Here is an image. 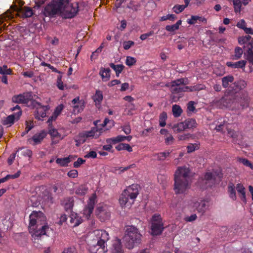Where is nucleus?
I'll return each mask as SVG.
<instances>
[{"instance_id":"f257e3e1","label":"nucleus","mask_w":253,"mask_h":253,"mask_svg":"<svg viewBox=\"0 0 253 253\" xmlns=\"http://www.w3.org/2000/svg\"><path fill=\"white\" fill-rule=\"evenodd\" d=\"M250 98L247 91H241L237 95L233 97L226 96L220 98L217 103V105L220 108H229L232 110L238 109L240 107L247 108L249 106Z\"/></svg>"},{"instance_id":"f03ea898","label":"nucleus","mask_w":253,"mask_h":253,"mask_svg":"<svg viewBox=\"0 0 253 253\" xmlns=\"http://www.w3.org/2000/svg\"><path fill=\"white\" fill-rule=\"evenodd\" d=\"M29 218V231L33 237H39L46 235L49 227L45 225L46 217L42 211H33Z\"/></svg>"},{"instance_id":"7ed1b4c3","label":"nucleus","mask_w":253,"mask_h":253,"mask_svg":"<svg viewBox=\"0 0 253 253\" xmlns=\"http://www.w3.org/2000/svg\"><path fill=\"white\" fill-rule=\"evenodd\" d=\"M190 169L186 167L177 168L174 173L173 190L175 194H185L190 188Z\"/></svg>"},{"instance_id":"20e7f679","label":"nucleus","mask_w":253,"mask_h":253,"mask_svg":"<svg viewBox=\"0 0 253 253\" xmlns=\"http://www.w3.org/2000/svg\"><path fill=\"white\" fill-rule=\"evenodd\" d=\"M93 239L89 244V250L91 253H105L107 251L106 243L109 239V234L104 230L93 231Z\"/></svg>"},{"instance_id":"39448f33","label":"nucleus","mask_w":253,"mask_h":253,"mask_svg":"<svg viewBox=\"0 0 253 253\" xmlns=\"http://www.w3.org/2000/svg\"><path fill=\"white\" fill-rule=\"evenodd\" d=\"M137 184H132L124 190L119 198V203L122 207H130L134 202L139 194Z\"/></svg>"},{"instance_id":"423d86ee","label":"nucleus","mask_w":253,"mask_h":253,"mask_svg":"<svg viewBox=\"0 0 253 253\" xmlns=\"http://www.w3.org/2000/svg\"><path fill=\"white\" fill-rule=\"evenodd\" d=\"M125 236L126 246L129 249H132L135 244H139L141 241L142 235L138 229L131 225L127 228Z\"/></svg>"},{"instance_id":"0eeeda50","label":"nucleus","mask_w":253,"mask_h":253,"mask_svg":"<svg viewBox=\"0 0 253 253\" xmlns=\"http://www.w3.org/2000/svg\"><path fill=\"white\" fill-rule=\"evenodd\" d=\"M68 0H52L44 7V15L46 17H53L58 13H62L63 5Z\"/></svg>"},{"instance_id":"6e6552de","label":"nucleus","mask_w":253,"mask_h":253,"mask_svg":"<svg viewBox=\"0 0 253 253\" xmlns=\"http://www.w3.org/2000/svg\"><path fill=\"white\" fill-rule=\"evenodd\" d=\"M150 222L151 234L153 235H159L161 234L165 227L161 215L154 214L151 219Z\"/></svg>"},{"instance_id":"1a4fd4ad","label":"nucleus","mask_w":253,"mask_h":253,"mask_svg":"<svg viewBox=\"0 0 253 253\" xmlns=\"http://www.w3.org/2000/svg\"><path fill=\"white\" fill-rule=\"evenodd\" d=\"M65 3L62 10V16L66 19L74 17L79 12V3H70L69 0Z\"/></svg>"},{"instance_id":"9d476101","label":"nucleus","mask_w":253,"mask_h":253,"mask_svg":"<svg viewBox=\"0 0 253 253\" xmlns=\"http://www.w3.org/2000/svg\"><path fill=\"white\" fill-rule=\"evenodd\" d=\"M188 84V80L187 78H182L173 80L170 83V89L172 94H178L186 92L185 86Z\"/></svg>"},{"instance_id":"9b49d317","label":"nucleus","mask_w":253,"mask_h":253,"mask_svg":"<svg viewBox=\"0 0 253 253\" xmlns=\"http://www.w3.org/2000/svg\"><path fill=\"white\" fill-rule=\"evenodd\" d=\"M247 86L246 82L244 80H239L231 84L226 91L227 95L233 97L234 95H237L243 90Z\"/></svg>"},{"instance_id":"f8f14e48","label":"nucleus","mask_w":253,"mask_h":253,"mask_svg":"<svg viewBox=\"0 0 253 253\" xmlns=\"http://www.w3.org/2000/svg\"><path fill=\"white\" fill-rule=\"evenodd\" d=\"M12 102L16 103H22L28 106H32L33 95L31 92H26L13 96L12 98Z\"/></svg>"},{"instance_id":"ddd939ff","label":"nucleus","mask_w":253,"mask_h":253,"mask_svg":"<svg viewBox=\"0 0 253 253\" xmlns=\"http://www.w3.org/2000/svg\"><path fill=\"white\" fill-rule=\"evenodd\" d=\"M222 174L220 172H207L204 175V180L207 185V187H211L217 182L221 181Z\"/></svg>"},{"instance_id":"4468645a","label":"nucleus","mask_w":253,"mask_h":253,"mask_svg":"<svg viewBox=\"0 0 253 253\" xmlns=\"http://www.w3.org/2000/svg\"><path fill=\"white\" fill-rule=\"evenodd\" d=\"M96 195L95 194H93L89 198L87 205L84 207L82 211L83 217L85 219H88L90 217L96 202Z\"/></svg>"},{"instance_id":"2eb2a0df","label":"nucleus","mask_w":253,"mask_h":253,"mask_svg":"<svg viewBox=\"0 0 253 253\" xmlns=\"http://www.w3.org/2000/svg\"><path fill=\"white\" fill-rule=\"evenodd\" d=\"M32 107L37 108L34 112L35 118L39 120L46 117V111L48 109L47 106H43L40 103L36 101H32Z\"/></svg>"},{"instance_id":"dca6fc26","label":"nucleus","mask_w":253,"mask_h":253,"mask_svg":"<svg viewBox=\"0 0 253 253\" xmlns=\"http://www.w3.org/2000/svg\"><path fill=\"white\" fill-rule=\"evenodd\" d=\"M96 214L98 218L102 222L109 219L110 216V212L107 206H98L96 209Z\"/></svg>"},{"instance_id":"f3484780","label":"nucleus","mask_w":253,"mask_h":253,"mask_svg":"<svg viewBox=\"0 0 253 253\" xmlns=\"http://www.w3.org/2000/svg\"><path fill=\"white\" fill-rule=\"evenodd\" d=\"M102 129H98L97 127H93L90 130L84 131L80 133V136L84 138L83 141H85V139L88 138H98L101 132Z\"/></svg>"},{"instance_id":"a211bd4d","label":"nucleus","mask_w":253,"mask_h":253,"mask_svg":"<svg viewBox=\"0 0 253 253\" xmlns=\"http://www.w3.org/2000/svg\"><path fill=\"white\" fill-rule=\"evenodd\" d=\"M14 10L20 13L23 18H29L32 17L34 14V12L31 7L28 6H24L23 7H16L13 6Z\"/></svg>"},{"instance_id":"6ab92c4d","label":"nucleus","mask_w":253,"mask_h":253,"mask_svg":"<svg viewBox=\"0 0 253 253\" xmlns=\"http://www.w3.org/2000/svg\"><path fill=\"white\" fill-rule=\"evenodd\" d=\"M132 137L131 135L128 136H123V135H118L115 137H112L106 139L107 143L110 144H116L117 143L124 141L125 140H127L128 141H130L132 139Z\"/></svg>"},{"instance_id":"aec40b11","label":"nucleus","mask_w":253,"mask_h":253,"mask_svg":"<svg viewBox=\"0 0 253 253\" xmlns=\"http://www.w3.org/2000/svg\"><path fill=\"white\" fill-rule=\"evenodd\" d=\"M76 157L75 156L70 155L68 157L57 158L56 160V163L61 167H67L68 166L69 163L75 160Z\"/></svg>"},{"instance_id":"412c9836","label":"nucleus","mask_w":253,"mask_h":253,"mask_svg":"<svg viewBox=\"0 0 253 253\" xmlns=\"http://www.w3.org/2000/svg\"><path fill=\"white\" fill-rule=\"evenodd\" d=\"M245 47L247 48V59L250 63L253 65V38L252 42H249Z\"/></svg>"},{"instance_id":"4be33fe9","label":"nucleus","mask_w":253,"mask_h":253,"mask_svg":"<svg viewBox=\"0 0 253 253\" xmlns=\"http://www.w3.org/2000/svg\"><path fill=\"white\" fill-rule=\"evenodd\" d=\"M111 253H124V250L120 239H117L114 241Z\"/></svg>"},{"instance_id":"5701e85b","label":"nucleus","mask_w":253,"mask_h":253,"mask_svg":"<svg viewBox=\"0 0 253 253\" xmlns=\"http://www.w3.org/2000/svg\"><path fill=\"white\" fill-rule=\"evenodd\" d=\"M70 222L73 224V226H77L83 221L81 217H79L77 213L72 212L69 216Z\"/></svg>"},{"instance_id":"b1692460","label":"nucleus","mask_w":253,"mask_h":253,"mask_svg":"<svg viewBox=\"0 0 253 253\" xmlns=\"http://www.w3.org/2000/svg\"><path fill=\"white\" fill-rule=\"evenodd\" d=\"M247 62L245 60H240L236 62H227L226 65L233 69L243 68L245 67Z\"/></svg>"},{"instance_id":"393cba45","label":"nucleus","mask_w":253,"mask_h":253,"mask_svg":"<svg viewBox=\"0 0 253 253\" xmlns=\"http://www.w3.org/2000/svg\"><path fill=\"white\" fill-rule=\"evenodd\" d=\"M72 103L73 104H76V103L79 104L74 106V111L75 112L79 113L83 110L84 108V103L81 102L80 101L79 97H77L75 98L72 100Z\"/></svg>"},{"instance_id":"a878e982","label":"nucleus","mask_w":253,"mask_h":253,"mask_svg":"<svg viewBox=\"0 0 253 253\" xmlns=\"http://www.w3.org/2000/svg\"><path fill=\"white\" fill-rule=\"evenodd\" d=\"M237 192L240 194L241 199L244 202H246L245 188L242 184L238 183L235 187Z\"/></svg>"},{"instance_id":"bb28decb","label":"nucleus","mask_w":253,"mask_h":253,"mask_svg":"<svg viewBox=\"0 0 253 253\" xmlns=\"http://www.w3.org/2000/svg\"><path fill=\"white\" fill-rule=\"evenodd\" d=\"M111 70L109 68L101 67L99 71V75L101 77L104 81L109 80L110 78Z\"/></svg>"},{"instance_id":"cd10ccee","label":"nucleus","mask_w":253,"mask_h":253,"mask_svg":"<svg viewBox=\"0 0 253 253\" xmlns=\"http://www.w3.org/2000/svg\"><path fill=\"white\" fill-rule=\"evenodd\" d=\"M228 192L229 197L233 200L235 201L237 199L235 187L233 183H230L228 186Z\"/></svg>"},{"instance_id":"c85d7f7f","label":"nucleus","mask_w":253,"mask_h":253,"mask_svg":"<svg viewBox=\"0 0 253 253\" xmlns=\"http://www.w3.org/2000/svg\"><path fill=\"white\" fill-rule=\"evenodd\" d=\"M88 190V187L86 185H81L77 187L75 190L76 194L80 196L85 195Z\"/></svg>"},{"instance_id":"c756f323","label":"nucleus","mask_w":253,"mask_h":253,"mask_svg":"<svg viewBox=\"0 0 253 253\" xmlns=\"http://www.w3.org/2000/svg\"><path fill=\"white\" fill-rule=\"evenodd\" d=\"M234 78L233 76L228 75L222 78V85L224 88L228 87L229 84L234 82Z\"/></svg>"},{"instance_id":"7c9ffc66","label":"nucleus","mask_w":253,"mask_h":253,"mask_svg":"<svg viewBox=\"0 0 253 253\" xmlns=\"http://www.w3.org/2000/svg\"><path fill=\"white\" fill-rule=\"evenodd\" d=\"M183 123L185 129H190L196 127L197 125L196 120L192 118L186 119L183 122Z\"/></svg>"},{"instance_id":"2f4dec72","label":"nucleus","mask_w":253,"mask_h":253,"mask_svg":"<svg viewBox=\"0 0 253 253\" xmlns=\"http://www.w3.org/2000/svg\"><path fill=\"white\" fill-rule=\"evenodd\" d=\"M195 207L199 212L204 213L208 208V205L205 201H201L195 204Z\"/></svg>"},{"instance_id":"473e14b6","label":"nucleus","mask_w":253,"mask_h":253,"mask_svg":"<svg viewBox=\"0 0 253 253\" xmlns=\"http://www.w3.org/2000/svg\"><path fill=\"white\" fill-rule=\"evenodd\" d=\"M46 134L44 131H42L40 133H37L33 135L32 139L34 141L35 144H38L45 137Z\"/></svg>"},{"instance_id":"72a5a7b5","label":"nucleus","mask_w":253,"mask_h":253,"mask_svg":"<svg viewBox=\"0 0 253 253\" xmlns=\"http://www.w3.org/2000/svg\"><path fill=\"white\" fill-rule=\"evenodd\" d=\"M186 91L193 92L200 91L205 88V86L202 84H198L193 86H185Z\"/></svg>"},{"instance_id":"f704fd0d","label":"nucleus","mask_w":253,"mask_h":253,"mask_svg":"<svg viewBox=\"0 0 253 253\" xmlns=\"http://www.w3.org/2000/svg\"><path fill=\"white\" fill-rule=\"evenodd\" d=\"M15 119H16V116L14 114L9 115L2 120V124L4 126L11 125L14 124Z\"/></svg>"},{"instance_id":"c9c22d12","label":"nucleus","mask_w":253,"mask_h":253,"mask_svg":"<svg viewBox=\"0 0 253 253\" xmlns=\"http://www.w3.org/2000/svg\"><path fill=\"white\" fill-rule=\"evenodd\" d=\"M197 21H199L200 22H206V19L205 18L202 17L192 15L191 17V19H188L187 20V22L188 24H189L190 25H193V24H194L195 23H196V22Z\"/></svg>"},{"instance_id":"e433bc0d","label":"nucleus","mask_w":253,"mask_h":253,"mask_svg":"<svg viewBox=\"0 0 253 253\" xmlns=\"http://www.w3.org/2000/svg\"><path fill=\"white\" fill-rule=\"evenodd\" d=\"M172 111L173 116L175 118L179 117L182 113V110L180 106L176 104L172 106Z\"/></svg>"},{"instance_id":"4c0bfd02","label":"nucleus","mask_w":253,"mask_h":253,"mask_svg":"<svg viewBox=\"0 0 253 253\" xmlns=\"http://www.w3.org/2000/svg\"><path fill=\"white\" fill-rule=\"evenodd\" d=\"M174 132L176 133H178L181 131H182L185 129V126L183 122H180L179 123H177L174 124L172 127Z\"/></svg>"},{"instance_id":"58836bf2","label":"nucleus","mask_w":253,"mask_h":253,"mask_svg":"<svg viewBox=\"0 0 253 253\" xmlns=\"http://www.w3.org/2000/svg\"><path fill=\"white\" fill-rule=\"evenodd\" d=\"M93 99L96 104H100L103 100V94L101 91L97 90L95 95L93 97Z\"/></svg>"},{"instance_id":"ea45409f","label":"nucleus","mask_w":253,"mask_h":253,"mask_svg":"<svg viewBox=\"0 0 253 253\" xmlns=\"http://www.w3.org/2000/svg\"><path fill=\"white\" fill-rule=\"evenodd\" d=\"M0 17V19L4 21L12 19L14 17V15L12 13L11 11L9 9L1 15Z\"/></svg>"},{"instance_id":"a19ab883","label":"nucleus","mask_w":253,"mask_h":253,"mask_svg":"<svg viewBox=\"0 0 253 253\" xmlns=\"http://www.w3.org/2000/svg\"><path fill=\"white\" fill-rule=\"evenodd\" d=\"M64 208L66 211L71 210L74 206V200L72 198H68L64 201Z\"/></svg>"},{"instance_id":"79ce46f5","label":"nucleus","mask_w":253,"mask_h":253,"mask_svg":"<svg viewBox=\"0 0 253 253\" xmlns=\"http://www.w3.org/2000/svg\"><path fill=\"white\" fill-rule=\"evenodd\" d=\"M181 24V21L178 20L175 24L172 25H167L166 27V30L169 32H174L179 29V26Z\"/></svg>"},{"instance_id":"37998d69","label":"nucleus","mask_w":253,"mask_h":253,"mask_svg":"<svg viewBox=\"0 0 253 253\" xmlns=\"http://www.w3.org/2000/svg\"><path fill=\"white\" fill-rule=\"evenodd\" d=\"M234 11L235 13H240L241 10L242 1L241 0H232Z\"/></svg>"},{"instance_id":"c03bdc74","label":"nucleus","mask_w":253,"mask_h":253,"mask_svg":"<svg viewBox=\"0 0 253 253\" xmlns=\"http://www.w3.org/2000/svg\"><path fill=\"white\" fill-rule=\"evenodd\" d=\"M0 74L2 75H11L12 71L11 69L8 68L6 65L0 66Z\"/></svg>"},{"instance_id":"a18cd8bd","label":"nucleus","mask_w":253,"mask_h":253,"mask_svg":"<svg viewBox=\"0 0 253 253\" xmlns=\"http://www.w3.org/2000/svg\"><path fill=\"white\" fill-rule=\"evenodd\" d=\"M167 119V114L165 112H162L159 117V125L161 127H164L166 125V121Z\"/></svg>"},{"instance_id":"49530a36","label":"nucleus","mask_w":253,"mask_h":253,"mask_svg":"<svg viewBox=\"0 0 253 253\" xmlns=\"http://www.w3.org/2000/svg\"><path fill=\"white\" fill-rule=\"evenodd\" d=\"M109 66L115 72L118 73H121L125 68V66L122 64L115 65L113 63H110Z\"/></svg>"},{"instance_id":"de8ad7c7","label":"nucleus","mask_w":253,"mask_h":253,"mask_svg":"<svg viewBox=\"0 0 253 253\" xmlns=\"http://www.w3.org/2000/svg\"><path fill=\"white\" fill-rule=\"evenodd\" d=\"M243 51L242 48L237 47L235 49V54L233 55V59L234 60H238L241 58L243 54Z\"/></svg>"},{"instance_id":"09e8293b","label":"nucleus","mask_w":253,"mask_h":253,"mask_svg":"<svg viewBox=\"0 0 253 253\" xmlns=\"http://www.w3.org/2000/svg\"><path fill=\"white\" fill-rule=\"evenodd\" d=\"M26 128H25V130L24 131H23L22 133H21V136H24L25 135H26L27 133H28V132L31 129H32V128L34 127V126H33V122L31 121H26Z\"/></svg>"},{"instance_id":"8fccbe9b","label":"nucleus","mask_w":253,"mask_h":253,"mask_svg":"<svg viewBox=\"0 0 253 253\" xmlns=\"http://www.w3.org/2000/svg\"><path fill=\"white\" fill-rule=\"evenodd\" d=\"M171 152H160L156 154L157 158L160 161H164L170 154Z\"/></svg>"},{"instance_id":"3c124183","label":"nucleus","mask_w":253,"mask_h":253,"mask_svg":"<svg viewBox=\"0 0 253 253\" xmlns=\"http://www.w3.org/2000/svg\"><path fill=\"white\" fill-rule=\"evenodd\" d=\"M239 162L244 165L252 169H253V165L246 158H239Z\"/></svg>"},{"instance_id":"603ef678","label":"nucleus","mask_w":253,"mask_h":253,"mask_svg":"<svg viewBox=\"0 0 253 253\" xmlns=\"http://www.w3.org/2000/svg\"><path fill=\"white\" fill-rule=\"evenodd\" d=\"M199 148V144H197V143H195V144L190 143L187 147V152H188V153L193 152L195 150L198 149Z\"/></svg>"},{"instance_id":"864d4df0","label":"nucleus","mask_w":253,"mask_h":253,"mask_svg":"<svg viewBox=\"0 0 253 253\" xmlns=\"http://www.w3.org/2000/svg\"><path fill=\"white\" fill-rule=\"evenodd\" d=\"M136 62V59L133 57L127 56L126 60V64L128 66H132Z\"/></svg>"},{"instance_id":"5fc2aeb1","label":"nucleus","mask_w":253,"mask_h":253,"mask_svg":"<svg viewBox=\"0 0 253 253\" xmlns=\"http://www.w3.org/2000/svg\"><path fill=\"white\" fill-rule=\"evenodd\" d=\"M62 76L61 75H59L57 77V86L59 89L63 90L64 89V85L62 81Z\"/></svg>"},{"instance_id":"6e6d98bb","label":"nucleus","mask_w":253,"mask_h":253,"mask_svg":"<svg viewBox=\"0 0 253 253\" xmlns=\"http://www.w3.org/2000/svg\"><path fill=\"white\" fill-rule=\"evenodd\" d=\"M19 150H22L21 154L25 157H31L32 155V152L30 149L19 148L18 151Z\"/></svg>"},{"instance_id":"4d7b16f0","label":"nucleus","mask_w":253,"mask_h":253,"mask_svg":"<svg viewBox=\"0 0 253 253\" xmlns=\"http://www.w3.org/2000/svg\"><path fill=\"white\" fill-rule=\"evenodd\" d=\"M185 8V6L183 5L177 4L174 6L173 10L174 12L178 14L181 12Z\"/></svg>"},{"instance_id":"13d9d810","label":"nucleus","mask_w":253,"mask_h":253,"mask_svg":"<svg viewBox=\"0 0 253 253\" xmlns=\"http://www.w3.org/2000/svg\"><path fill=\"white\" fill-rule=\"evenodd\" d=\"M176 18V16L174 14H168L166 16H163L161 18L160 20L162 21H165L167 20H169L170 21H173Z\"/></svg>"},{"instance_id":"bf43d9fd","label":"nucleus","mask_w":253,"mask_h":253,"mask_svg":"<svg viewBox=\"0 0 253 253\" xmlns=\"http://www.w3.org/2000/svg\"><path fill=\"white\" fill-rule=\"evenodd\" d=\"M134 44V42L132 41H128L123 43V47L125 50L129 49L132 45Z\"/></svg>"},{"instance_id":"052dcab7","label":"nucleus","mask_w":253,"mask_h":253,"mask_svg":"<svg viewBox=\"0 0 253 253\" xmlns=\"http://www.w3.org/2000/svg\"><path fill=\"white\" fill-rule=\"evenodd\" d=\"M85 162V160L81 158H79L77 161L74 163V167L75 168H79L82 164Z\"/></svg>"},{"instance_id":"680f3d73","label":"nucleus","mask_w":253,"mask_h":253,"mask_svg":"<svg viewBox=\"0 0 253 253\" xmlns=\"http://www.w3.org/2000/svg\"><path fill=\"white\" fill-rule=\"evenodd\" d=\"M11 110L12 111H15L16 110H18V112L14 114L16 116V119L18 120L19 118V117L21 116V114H22V111L20 110V106L19 105H16L15 107L11 108Z\"/></svg>"},{"instance_id":"e2e57ef3","label":"nucleus","mask_w":253,"mask_h":253,"mask_svg":"<svg viewBox=\"0 0 253 253\" xmlns=\"http://www.w3.org/2000/svg\"><path fill=\"white\" fill-rule=\"evenodd\" d=\"M64 108V105L63 104H60L57 107H56L53 114L56 115V116H58L60 113H61L62 111L63 110Z\"/></svg>"},{"instance_id":"0e129e2a","label":"nucleus","mask_w":253,"mask_h":253,"mask_svg":"<svg viewBox=\"0 0 253 253\" xmlns=\"http://www.w3.org/2000/svg\"><path fill=\"white\" fill-rule=\"evenodd\" d=\"M237 27L241 29H245L247 27V24L245 21L244 19H241L239 21L236 25Z\"/></svg>"},{"instance_id":"69168bd1","label":"nucleus","mask_w":253,"mask_h":253,"mask_svg":"<svg viewBox=\"0 0 253 253\" xmlns=\"http://www.w3.org/2000/svg\"><path fill=\"white\" fill-rule=\"evenodd\" d=\"M67 175L69 177L76 178L78 176V172L76 169H72L68 172Z\"/></svg>"},{"instance_id":"338daca9","label":"nucleus","mask_w":253,"mask_h":253,"mask_svg":"<svg viewBox=\"0 0 253 253\" xmlns=\"http://www.w3.org/2000/svg\"><path fill=\"white\" fill-rule=\"evenodd\" d=\"M48 133L51 137H56L59 135V133L56 129L51 128L49 129Z\"/></svg>"},{"instance_id":"774afa93","label":"nucleus","mask_w":253,"mask_h":253,"mask_svg":"<svg viewBox=\"0 0 253 253\" xmlns=\"http://www.w3.org/2000/svg\"><path fill=\"white\" fill-rule=\"evenodd\" d=\"M62 253H78L74 247H69L65 249Z\"/></svg>"}]
</instances>
